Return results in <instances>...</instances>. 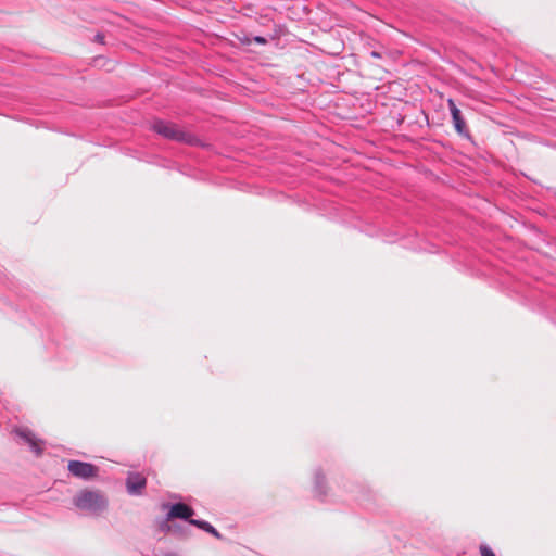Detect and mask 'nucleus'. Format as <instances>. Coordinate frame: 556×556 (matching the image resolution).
I'll use <instances>...</instances> for the list:
<instances>
[{"label": "nucleus", "instance_id": "1", "mask_svg": "<svg viewBox=\"0 0 556 556\" xmlns=\"http://www.w3.org/2000/svg\"><path fill=\"white\" fill-rule=\"evenodd\" d=\"M73 505L91 516H100L108 509L109 501L99 490L83 489L73 497Z\"/></svg>", "mask_w": 556, "mask_h": 556}, {"label": "nucleus", "instance_id": "2", "mask_svg": "<svg viewBox=\"0 0 556 556\" xmlns=\"http://www.w3.org/2000/svg\"><path fill=\"white\" fill-rule=\"evenodd\" d=\"M151 128L157 135H160L166 139H170V140H175V141H179V142H186V143H193L195 140V138L192 135L185 132L184 130L178 128L175 124L168 123V122H165L162 119L154 121Z\"/></svg>", "mask_w": 556, "mask_h": 556}, {"label": "nucleus", "instance_id": "3", "mask_svg": "<svg viewBox=\"0 0 556 556\" xmlns=\"http://www.w3.org/2000/svg\"><path fill=\"white\" fill-rule=\"evenodd\" d=\"M67 469L76 478L89 480L98 475V467L91 463L70 460Z\"/></svg>", "mask_w": 556, "mask_h": 556}, {"label": "nucleus", "instance_id": "4", "mask_svg": "<svg viewBox=\"0 0 556 556\" xmlns=\"http://www.w3.org/2000/svg\"><path fill=\"white\" fill-rule=\"evenodd\" d=\"M147 484L146 478L138 472H129L126 479V489L130 495H140Z\"/></svg>", "mask_w": 556, "mask_h": 556}, {"label": "nucleus", "instance_id": "5", "mask_svg": "<svg viewBox=\"0 0 556 556\" xmlns=\"http://www.w3.org/2000/svg\"><path fill=\"white\" fill-rule=\"evenodd\" d=\"M447 108L452 115L453 125H454V128L457 131V134H459V135L467 134L466 123L462 116V112L457 108L455 101L452 98L447 99Z\"/></svg>", "mask_w": 556, "mask_h": 556}, {"label": "nucleus", "instance_id": "6", "mask_svg": "<svg viewBox=\"0 0 556 556\" xmlns=\"http://www.w3.org/2000/svg\"><path fill=\"white\" fill-rule=\"evenodd\" d=\"M194 515L193 508L188 506L185 503H175L170 506L169 511L167 513V519L179 518L189 522L192 520V516Z\"/></svg>", "mask_w": 556, "mask_h": 556}, {"label": "nucleus", "instance_id": "7", "mask_svg": "<svg viewBox=\"0 0 556 556\" xmlns=\"http://www.w3.org/2000/svg\"><path fill=\"white\" fill-rule=\"evenodd\" d=\"M16 434L22 438L25 442L29 444L30 450L39 456L41 454V448L39 447L35 435L29 430H17Z\"/></svg>", "mask_w": 556, "mask_h": 556}, {"label": "nucleus", "instance_id": "8", "mask_svg": "<svg viewBox=\"0 0 556 556\" xmlns=\"http://www.w3.org/2000/svg\"><path fill=\"white\" fill-rule=\"evenodd\" d=\"M324 482H325V477L324 475L321 473L320 470H316L315 472V481H314V488H315V493L318 495V496H324L326 495V490H325V486H324Z\"/></svg>", "mask_w": 556, "mask_h": 556}, {"label": "nucleus", "instance_id": "9", "mask_svg": "<svg viewBox=\"0 0 556 556\" xmlns=\"http://www.w3.org/2000/svg\"><path fill=\"white\" fill-rule=\"evenodd\" d=\"M170 533L175 534L178 538H186L188 535V530L181 525L173 523V529Z\"/></svg>", "mask_w": 556, "mask_h": 556}, {"label": "nucleus", "instance_id": "10", "mask_svg": "<svg viewBox=\"0 0 556 556\" xmlns=\"http://www.w3.org/2000/svg\"><path fill=\"white\" fill-rule=\"evenodd\" d=\"M189 523L192 525V526H195L197 528L203 530V531H207L210 530L211 528V523L205 521V520H201V519H192V520H189Z\"/></svg>", "mask_w": 556, "mask_h": 556}, {"label": "nucleus", "instance_id": "11", "mask_svg": "<svg viewBox=\"0 0 556 556\" xmlns=\"http://www.w3.org/2000/svg\"><path fill=\"white\" fill-rule=\"evenodd\" d=\"M172 519H167V516L165 517L164 520H162L160 522V531L163 532V533H170L172 532V529H173V523H170Z\"/></svg>", "mask_w": 556, "mask_h": 556}, {"label": "nucleus", "instance_id": "12", "mask_svg": "<svg viewBox=\"0 0 556 556\" xmlns=\"http://www.w3.org/2000/svg\"><path fill=\"white\" fill-rule=\"evenodd\" d=\"M479 551L481 556H496L494 552L491 549V547L488 546L486 544H481L479 546Z\"/></svg>", "mask_w": 556, "mask_h": 556}, {"label": "nucleus", "instance_id": "13", "mask_svg": "<svg viewBox=\"0 0 556 556\" xmlns=\"http://www.w3.org/2000/svg\"><path fill=\"white\" fill-rule=\"evenodd\" d=\"M252 41L257 43V45H266L267 43V39L263 36H254L252 38Z\"/></svg>", "mask_w": 556, "mask_h": 556}, {"label": "nucleus", "instance_id": "14", "mask_svg": "<svg viewBox=\"0 0 556 556\" xmlns=\"http://www.w3.org/2000/svg\"><path fill=\"white\" fill-rule=\"evenodd\" d=\"M206 532L214 535L216 539H222V534L213 526H211L210 530Z\"/></svg>", "mask_w": 556, "mask_h": 556}, {"label": "nucleus", "instance_id": "15", "mask_svg": "<svg viewBox=\"0 0 556 556\" xmlns=\"http://www.w3.org/2000/svg\"><path fill=\"white\" fill-rule=\"evenodd\" d=\"M241 42L244 43V45H250L252 42V38L248 37V36H244L242 39H241Z\"/></svg>", "mask_w": 556, "mask_h": 556}, {"label": "nucleus", "instance_id": "16", "mask_svg": "<svg viewBox=\"0 0 556 556\" xmlns=\"http://www.w3.org/2000/svg\"><path fill=\"white\" fill-rule=\"evenodd\" d=\"M103 40H104V36L102 34H97L96 35V41H98L100 43H103Z\"/></svg>", "mask_w": 556, "mask_h": 556}, {"label": "nucleus", "instance_id": "17", "mask_svg": "<svg viewBox=\"0 0 556 556\" xmlns=\"http://www.w3.org/2000/svg\"><path fill=\"white\" fill-rule=\"evenodd\" d=\"M372 55H374L375 58H378V56H379V54H378L377 52H372Z\"/></svg>", "mask_w": 556, "mask_h": 556}]
</instances>
